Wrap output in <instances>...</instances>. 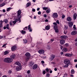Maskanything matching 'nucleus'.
I'll return each instance as SVG.
<instances>
[{"instance_id": "13", "label": "nucleus", "mask_w": 77, "mask_h": 77, "mask_svg": "<svg viewBox=\"0 0 77 77\" xmlns=\"http://www.w3.org/2000/svg\"><path fill=\"white\" fill-rule=\"evenodd\" d=\"M25 55L27 57L30 58V54L29 52L26 53L25 54Z\"/></svg>"}, {"instance_id": "43", "label": "nucleus", "mask_w": 77, "mask_h": 77, "mask_svg": "<svg viewBox=\"0 0 77 77\" xmlns=\"http://www.w3.org/2000/svg\"><path fill=\"white\" fill-rule=\"evenodd\" d=\"M73 29H74V30H75V29H76V27H75V25H73Z\"/></svg>"}, {"instance_id": "47", "label": "nucleus", "mask_w": 77, "mask_h": 77, "mask_svg": "<svg viewBox=\"0 0 77 77\" xmlns=\"http://www.w3.org/2000/svg\"><path fill=\"white\" fill-rule=\"evenodd\" d=\"M56 23H57V24H60V23L59 22V20H57L56 22Z\"/></svg>"}, {"instance_id": "57", "label": "nucleus", "mask_w": 77, "mask_h": 77, "mask_svg": "<svg viewBox=\"0 0 77 77\" xmlns=\"http://www.w3.org/2000/svg\"><path fill=\"white\" fill-rule=\"evenodd\" d=\"M11 72H12V71H11V70H9V71L8 72L9 74H10V73H11Z\"/></svg>"}, {"instance_id": "5", "label": "nucleus", "mask_w": 77, "mask_h": 77, "mask_svg": "<svg viewBox=\"0 0 77 77\" xmlns=\"http://www.w3.org/2000/svg\"><path fill=\"white\" fill-rule=\"evenodd\" d=\"M21 69H22V66H17L16 67V70L18 71L21 70Z\"/></svg>"}, {"instance_id": "29", "label": "nucleus", "mask_w": 77, "mask_h": 77, "mask_svg": "<svg viewBox=\"0 0 77 77\" xmlns=\"http://www.w3.org/2000/svg\"><path fill=\"white\" fill-rule=\"evenodd\" d=\"M8 51H6L4 52V54L5 55H7V54H8Z\"/></svg>"}, {"instance_id": "46", "label": "nucleus", "mask_w": 77, "mask_h": 77, "mask_svg": "<svg viewBox=\"0 0 77 77\" xmlns=\"http://www.w3.org/2000/svg\"><path fill=\"white\" fill-rule=\"evenodd\" d=\"M65 17V15H62V18H64Z\"/></svg>"}, {"instance_id": "31", "label": "nucleus", "mask_w": 77, "mask_h": 77, "mask_svg": "<svg viewBox=\"0 0 77 77\" xmlns=\"http://www.w3.org/2000/svg\"><path fill=\"white\" fill-rule=\"evenodd\" d=\"M45 29L46 30H49L50 29V27L48 26H47L45 27Z\"/></svg>"}, {"instance_id": "12", "label": "nucleus", "mask_w": 77, "mask_h": 77, "mask_svg": "<svg viewBox=\"0 0 77 77\" xmlns=\"http://www.w3.org/2000/svg\"><path fill=\"white\" fill-rule=\"evenodd\" d=\"M68 23L70 24L69 25V27H72V26H73V23L72 21L69 22H68Z\"/></svg>"}, {"instance_id": "16", "label": "nucleus", "mask_w": 77, "mask_h": 77, "mask_svg": "<svg viewBox=\"0 0 77 77\" xmlns=\"http://www.w3.org/2000/svg\"><path fill=\"white\" fill-rule=\"evenodd\" d=\"M21 10H19L17 11V17H19V16H21V15H20V14H21Z\"/></svg>"}, {"instance_id": "32", "label": "nucleus", "mask_w": 77, "mask_h": 77, "mask_svg": "<svg viewBox=\"0 0 77 77\" xmlns=\"http://www.w3.org/2000/svg\"><path fill=\"white\" fill-rule=\"evenodd\" d=\"M69 55H70V54H65V56L67 57H69L70 56Z\"/></svg>"}, {"instance_id": "34", "label": "nucleus", "mask_w": 77, "mask_h": 77, "mask_svg": "<svg viewBox=\"0 0 77 77\" xmlns=\"http://www.w3.org/2000/svg\"><path fill=\"white\" fill-rule=\"evenodd\" d=\"M29 59H30V58H29L28 57L26 58L25 60L26 62H27V61H28V60H29Z\"/></svg>"}, {"instance_id": "18", "label": "nucleus", "mask_w": 77, "mask_h": 77, "mask_svg": "<svg viewBox=\"0 0 77 77\" xmlns=\"http://www.w3.org/2000/svg\"><path fill=\"white\" fill-rule=\"evenodd\" d=\"M66 20L67 21H71V17H68L67 18Z\"/></svg>"}, {"instance_id": "9", "label": "nucleus", "mask_w": 77, "mask_h": 77, "mask_svg": "<svg viewBox=\"0 0 77 77\" xmlns=\"http://www.w3.org/2000/svg\"><path fill=\"white\" fill-rule=\"evenodd\" d=\"M38 68V65L35 64L32 66V69H36Z\"/></svg>"}, {"instance_id": "49", "label": "nucleus", "mask_w": 77, "mask_h": 77, "mask_svg": "<svg viewBox=\"0 0 77 77\" xmlns=\"http://www.w3.org/2000/svg\"><path fill=\"white\" fill-rule=\"evenodd\" d=\"M32 12H35L36 11V10H35V9L34 8L32 9Z\"/></svg>"}, {"instance_id": "1", "label": "nucleus", "mask_w": 77, "mask_h": 77, "mask_svg": "<svg viewBox=\"0 0 77 77\" xmlns=\"http://www.w3.org/2000/svg\"><path fill=\"white\" fill-rule=\"evenodd\" d=\"M16 56L15 54L12 55L11 56V58H5L4 60V62H6V63H10V62H12V59H14Z\"/></svg>"}, {"instance_id": "52", "label": "nucleus", "mask_w": 77, "mask_h": 77, "mask_svg": "<svg viewBox=\"0 0 77 77\" xmlns=\"http://www.w3.org/2000/svg\"><path fill=\"white\" fill-rule=\"evenodd\" d=\"M28 30H29V32H32V30L31 28L30 29H28Z\"/></svg>"}, {"instance_id": "2", "label": "nucleus", "mask_w": 77, "mask_h": 77, "mask_svg": "<svg viewBox=\"0 0 77 77\" xmlns=\"http://www.w3.org/2000/svg\"><path fill=\"white\" fill-rule=\"evenodd\" d=\"M64 62L65 64H67L68 65H70V61L69 60H64Z\"/></svg>"}, {"instance_id": "33", "label": "nucleus", "mask_w": 77, "mask_h": 77, "mask_svg": "<svg viewBox=\"0 0 77 77\" xmlns=\"http://www.w3.org/2000/svg\"><path fill=\"white\" fill-rule=\"evenodd\" d=\"M46 72H48V73L49 72V69L48 68H47L45 69Z\"/></svg>"}, {"instance_id": "59", "label": "nucleus", "mask_w": 77, "mask_h": 77, "mask_svg": "<svg viewBox=\"0 0 77 77\" xmlns=\"http://www.w3.org/2000/svg\"><path fill=\"white\" fill-rule=\"evenodd\" d=\"M72 5H70L69 6V8H72Z\"/></svg>"}, {"instance_id": "41", "label": "nucleus", "mask_w": 77, "mask_h": 77, "mask_svg": "<svg viewBox=\"0 0 77 77\" xmlns=\"http://www.w3.org/2000/svg\"><path fill=\"white\" fill-rule=\"evenodd\" d=\"M51 48V47H50V46L49 45L47 47V48H48V49H49V50H50Z\"/></svg>"}, {"instance_id": "4", "label": "nucleus", "mask_w": 77, "mask_h": 77, "mask_svg": "<svg viewBox=\"0 0 77 77\" xmlns=\"http://www.w3.org/2000/svg\"><path fill=\"white\" fill-rule=\"evenodd\" d=\"M52 17H53V18H57V17H58L57 13H54L52 14Z\"/></svg>"}, {"instance_id": "17", "label": "nucleus", "mask_w": 77, "mask_h": 77, "mask_svg": "<svg viewBox=\"0 0 77 77\" xmlns=\"http://www.w3.org/2000/svg\"><path fill=\"white\" fill-rule=\"evenodd\" d=\"M77 14L75 13H74L73 14V19L74 20H76V18H77Z\"/></svg>"}, {"instance_id": "44", "label": "nucleus", "mask_w": 77, "mask_h": 77, "mask_svg": "<svg viewBox=\"0 0 77 77\" xmlns=\"http://www.w3.org/2000/svg\"><path fill=\"white\" fill-rule=\"evenodd\" d=\"M65 30H66V29H68V26H65Z\"/></svg>"}, {"instance_id": "28", "label": "nucleus", "mask_w": 77, "mask_h": 77, "mask_svg": "<svg viewBox=\"0 0 77 77\" xmlns=\"http://www.w3.org/2000/svg\"><path fill=\"white\" fill-rule=\"evenodd\" d=\"M69 64H66L63 66V67L67 68V67H68V66H69Z\"/></svg>"}, {"instance_id": "25", "label": "nucleus", "mask_w": 77, "mask_h": 77, "mask_svg": "<svg viewBox=\"0 0 77 77\" xmlns=\"http://www.w3.org/2000/svg\"><path fill=\"white\" fill-rule=\"evenodd\" d=\"M5 3H2L1 4H0V7H3V6H5Z\"/></svg>"}, {"instance_id": "22", "label": "nucleus", "mask_w": 77, "mask_h": 77, "mask_svg": "<svg viewBox=\"0 0 77 77\" xmlns=\"http://www.w3.org/2000/svg\"><path fill=\"white\" fill-rule=\"evenodd\" d=\"M15 64L16 65H18V66H20V65H21V63H20V62H18L16 63Z\"/></svg>"}, {"instance_id": "23", "label": "nucleus", "mask_w": 77, "mask_h": 77, "mask_svg": "<svg viewBox=\"0 0 77 77\" xmlns=\"http://www.w3.org/2000/svg\"><path fill=\"white\" fill-rule=\"evenodd\" d=\"M31 5V3H27L26 4V7H29V6H30Z\"/></svg>"}, {"instance_id": "42", "label": "nucleus", "mask_w": 77, "mask_h": 77, "mask_svg": "<svg viewBox=\"0 0 77 77\" xmlns=\"http://www.w3.org/2000/svg\"><path fill=\"white\" fill-rule=\"evenodd\" d=\"M45 73H46L45 70H44L43 71V75L45 74Z\"/></svg>"}, {"instance_id": "8", "label": "nucleus", "mask_w": 77, "mask_h": 77, "mask_svg": "<svg viewBox=\"0 0 77 77\" xmlns=\"http://www.w3.org/2000/svg\"><path fill=\"white\" fill-rule=\"evenodd\" d=\"M67 38H68V36L66 35H62L60 36L61 39H65Z\"/></svg>"}, {"instance_id": "35", "label": "nucleus", "mask_w": 77, "mask_h": 77, "mask_svg": "<svg viewBox=\"0 0 77 77\" xmlns=\"http://www.w3.org/2000/svg\"><path fill=\"white\" fill-rule=\"evenodd\" d=\"M46 12L47 13H49V12H50V9H48L47 11H46Z\"/></svg>"}, {"instance_id": "53", "label": "nucleus", "mask_w": 77, "mask_h": 77, "mask_svg": "<svg viewBox=\"0 0 77 77\" xmlns=\"http://www.w3.org/2000/svg\"><path fill=\"white\" fill-rule=\"evenodd\" d=\"M49 0H45V3H48L49 2Z\"/></svg>"}, {"instance_id": "62", "label": "nucleus", "mask_w": 77, "mask_h": 77, "mask_svg": "<svg viewBox=\"0 0 77 77\" xmlns=\"http://www.w3.org/2000/svg\"><path fill=\"white\" fill-rule=\"evenodd\" d=\"M2 11L3 12H6V10H5V9H3Z\"/></svg>"}, {"instance_id": "37", "label": "nucleus", "mask_w": 77, "mask_h": 77, "mask_svg": "<svg viewBox=\"0 0 77 77\" xmlns=\"http://www.w3.org/2000/svg\"><path fill=\"white\" fill-rule=\"evenodd\" d=\"M46 76V77H50V74L47 73Z\"/></svg>"}, {"instance_id": "54", "label": "nucleus", "mask_w": 77, "mask_h": 77, "mask_svg": "<svg viewBox=\"0 0 77 77\" xmlns=\"http://www.w3.org/2000/svg\"><path fill=\"white\" fill-rule=\"evenodd\" d=\"M3 26V23H0V27H1Z\"/></svg>"}, {"instance_id": "11", "label": "nucleus", "mask_w": 77, "mask_h": 77, "mask_svg": "<svg viewBox=\"0 0 77 77\" xmlns=\"http://www.w3.org/2000/svg\"><path fill=\"white\" fill-rule=\"evenodd\" d=\"M77 33V31H73L71 33L72 35H75Z\"/></svg>"}, {"instance_id": "56", "label": "nucleus", "mask_w": 77, "mask_h": 77, "mask_svg": "<svg viewBox=\"0 0 77 77\" xmlns=\"http://www.w3.org/2000/svg\"><path fill=\"white\" fill-rule=\"evenodd\" d=\"M30 70H28V71L27 72V73L28 74H30Z\"/></svg>"}, {"instance_id": "24", "label": "nucleus", "mask_w": 77, "mask_h": 77, "mask_svg": "<svg viewBox=\"0 0 77 77\" xmlns=\"http://www.w3.org/2000/svg\"><path fill=\"white\" fill-rule=\"evenodd\" d=\"M24 44H26L27 43V40L26 39H23Z\"/></svg>"}, {"instance_id": "39", "label": "nucleus", "mask_w": 77, "mask_h": 77, "mask_svg": "<svg viewBox=\"0 0 77 77\" xmlns=\"http://www.w3.org/2000/svg\"><path fill=\"white\" fill-rule=\"evenodd\" d=\"M27 27H28L27 26L25 27L23 29V30H27Z\"/></svg>"}, {"instance_id": "55", "label": "nucleus", "mask_w": 77, "mask_h": 77, "mask_svg": "<svg viewBox=\"0 0 77 77\" xmlns=\"http://www.w3.org/2000/svg\"><path fill=\"white\" fill-rule=\"evenodd\" d=\"M44 17L45 18H46V17H47V15L45 14L44 15Z\"/></svg>"}, {"instance_id": "19", "label": "nucleus", "mask_w": 77, "mask_h": 77, "mask_svg": "<svg viewBox=\"0 0 77 77\" xmlns=\"http://www.w3.org/2000/svg\"><path fill=\"white\" fill-rule=\"evenodd\" d=\"M67 51H68L67 48H64L62 50V51H63V52H66Z\"/></svg>"}, {"instance_id": "30", "label": "nucleus", "mask_w": 77, "mask_h": 77, "mask_svg": "<svg viewBox=\"0 0 77 77\" xmlns=\"http://www.w3.org/2000/svg\"><path fill=\"white\" fill-rule=\"evenodd\" d=\"M4 21L5 22V23H7L8 21V20L7 19H5L4 20Z\"/></svg>"}, {"instance_id": "6", "label": "nucleus", "mask_w": 77, "mask_h": 77, "mask_svg": "<svg viewBox=\"0 0 77 77\" xmlns=\"http://www.w3.org/2000/svg\"><path fill=\"white\" fill-rule=\"evenodd\" d=\"M17 47L16 46H12L11 48V49L12 51H15L16 50H17Z\"/></svg>"}, {"instance_id": "40", "label": "nucleus", "mask_w": 77, "mask_h": 77, "mask_svg": "<svg viewBox=\"0 0 77 77\" xmlns=\"http://www.w3.org/2000/svg\"><path fill=\"white\" fill-rule=\"evenodd\" d=\"M21 33L22 34H24V33H26V31H23V30H22L21 31Z\"/></svg>"}, {"instance_id": "21", "label": "nucleus", "mask_w": 77, "mask_h": 77, "mask_svg": "<svg viewBox=\"0 0 77 77\" xmlns=\"http://www.w3.org/2000/svg\"><path fill=\"white\" fill-rule=\"evenodd\" d=\"M9 24H7L6 26V28L8 30H10V28H9Z\"/></svg>"}, {"instance_id": "38", "label": "nucleus", "mask_w": 77, "mask_h": 77, "mask_svg": "<svg viewBox=\"0 0 77 77\" xmlns=\"http://www.w3.org/2000/svg\"><path fill=\"white\" fill-rule=\"evenodd\" d=\"M15 21H13V24H16V23H17V20H16V19L15 20Z\"/></svg>"}, {"instance_id": "10", "label": "nucleus", "mask_w": 77, "mask_h": 77, "mask_svg": "<svg viewBox=\"0 0 77 77\" xmlns=\"http://www.w3.org/2000/svg\"><path fill=\"white\" fill-rule=\"evenodd\" d=\"M45 51L43 50H39L38 52V53H39V54H44V52H45Z\"/></svg>"}, {"instance_id": "60", "label": "nucleus", "mask_w": 77, "mask_h": 77, "mask_svg": "<svg viewBox=\"0 0 77 77\" xmlns=\"http://www.w3.org/2000/svg\"><path fill=\"white\" fill-rule=\"evenodd\" d=\"M39 9H40V8H38L37 9V11H39Z\"/></svg>"}, {"instance_id": "14", "label": "nucleus", "mask_w": 77, "mask_h": 77, "mask_svg": "<svg viewBox=\"0 0 77 77\" xmlns=\"http://www.w3.org/2000/svg\"><path fill=\"white\" fill-rule=\"evenodd\" d=\"M18 19H16V20L17 22L18 21H19V23L21 22V20H20V18H21V16H19L18 17Z\"/></svg>"}, {"instance_id": "50", "label": "nucleus", "mask_w": 77, "mask_h": 77, "mask_svg": "<svg viewBox=\"0 0 77 77\" xmlns=\"http://www.w3.org/2000/svg\"><path fill=\"white\" fill-rule=\"evenodd\" d=\"M0 23H1V24H3V23H4V21H2V20H1L0 21Z\"/></svg>"}, {"instance_id": "45", "label": "nucleus", "mask_w": 77, "mask_h": 77, "mask_svg": "<svg viewBox=\"0 0 77 77\" xmlns=\"http://www.w3.org/2000/svg\"><path fill=\"white\" fill-rule=\"evenodd\" d=\"M53 24H54V25H54V26H57V23H55V22H54V23H53Z\"/></svg>"}, {"instance_id": "58", "label": "nucleus", "mask_w": 77, "mask_h": 77, "mask_svg": "<svg viewBox=\"0 0 77 77\" xmlns=\"http://www.w3.org/2000/svg\"><path fill=\"white\" fill-rule=\"evenodd\" d=\"M41 62H42V64H43V63H45L44 61L43 60H42L41 61Z\"/></svg>"}, {"instance_id": "15", "label": "nucleus", "mask_w": 77, "mask_h": 77, "mask_svg": "<svg viewBox=\"0 0 77 77\" xmlns=\"http://www.w3.org/2000/svg\"><path fill=\"white\" fill-rule=\"evenodd\" d=\"M55 58V55L54 54H52L51 56V60H53Z\"/></svg>"}, {"instance_id": "3", "label": "nucleus", "mask_w": 77, "mask_h": 77, "mask_svg": "<svg viewBox=\"0 0 77 77\" xmlns=\"http://www.w3.org/2000/svg\"><path fill=\"white\" fill-rule=\"evenodd\" d=\"M54 30L55 31V33H58L59 29H57V26H54Z\"/></svg>"}, {"instance_id": "48", "label": "nucleus", "mask_w": 77, "mask_h": 77, "mask_svg": "<svg viewBox=\"0 0 77 77\" xmlns=\"http://www.w3.org/2000/svg\"><path fill=\"white\" fill-rule=\"evenodd\" d=\"M38 15H41V12L40 11H38Z\"/></svg>"}, {"instance_id": "27", "label": "nucleus", "mask_w": 77, "mask_h": 77, "mask_svg": "<svg viewBox=\"0 0 77 77\" xmlns=\"http://www.w3.org/2000/svg\"><path fill=\"white\" fill-rule=\"evenodd\" d=\"M42 8L43 10H45V11H46V10H47V9H48V8L45 7H43Z\"/></svg>"}, {"instance_id": "20", "label": "nucleus", "mask_w": 77, "mask_h": 77, "mask_svg": "<svg viewBox=\"0 0 77 77\" xmlns=\"http://www.w3.org/2000/svg\"><path fill=\"white\" fill-rule=\"evenodd\" d=\"M33 65H34V62L33 61H31L29 64V65H30V66H32Z\"/></svg>"}, {"instance_id": "63", "label": "nucleus", "mask_w": 77, "mask_h": 77, "mask_svg": "<svg viewBox=\"0 0 77 77\" xmlns=\"http://www.w3.org/2000/svg\"><path fill=\"white\" fill-rule=\"evenodd\" d=\"M65 45H66V46H68V43H66L65 44Z\"/></svg>"}, {"instance_id": "51", "label": "nucleus", "mask_w": 77, "mask_h": 77, "mask_svg": "<svg viewBox=\"0 0 77 77\" xmlns=\"http://www.w3.org/2000/svg\"><path fill=\"white\" fill-rule=\"evenodd\" d=\"M30 29H31V27H30V25H29L28 26V30H29Z\"/></svg>"}, {"instance_id": "26", "label": "nucleus", "mask_w": 77, "mask_h": 77, "mask_svg": "<svg viewBox=\"0 0 77 77\" xmlns=\"http://www.w3.org/2000/svg\"><path fill=\"white\" fill-rule=\"evenodd\" d=\"M75 72V71H74V70L73 69H72L71 70V74H74Z\"/></svg>"}, {"instance_id": "61", "label": "nucleus", "mask_w": 77, "mask_h": 77, "mask_svg": "<svg viewBox=\"0 0 77 77\" xmlns=\"http://www.w3.org/2000/svg\"><path fill=\"white\" fill-rule=\"evenodd\" d=\"M5 46H6V44H5L3 45L2 47H5Z\"/></svg>"}, {"instance_id": "64", "label": "nucleus", "mask_w": 77, "mask_h": 77, "mask_svg": "<svg viewBox=\"0 0 77 77\" xmlns=\"http://www.w3.org/2000/svg\"><path fill=\"white\" fill-rule=\"evenodd\" d=\"M74 61L75 62H77V59L74 60Z\"/></svg>"}, {"instance_id": "36", "label": "nucleus", "mask_w": 77, "mask_h": 77, "mask_svg": "<svg viewBox=\"0 0 77 77\" xmlns=\"http://www.w3.org/2000/svg\"><path fill=\"white\" fill-rule=\"evenodd\" d=\"M11 9V8L10 7L9 8H8L7 9V11H10Z\"/></svg>"}, {"instance_id": "7", "label": "nucleus", "mask_w": 77, "mask_h": 77, "mask_svg": "<svg viewBox=\"0 0 77 77\" xmlns=\"http://www.w3.org/2000/svg\"><path fill=\"white\" fill-rule=\"evenodd\" d=\"M60 42L61 45H62L63 44H64L65 43V41L64 40L61 39L60 41Z\"/></svg>"}]
</instances>
